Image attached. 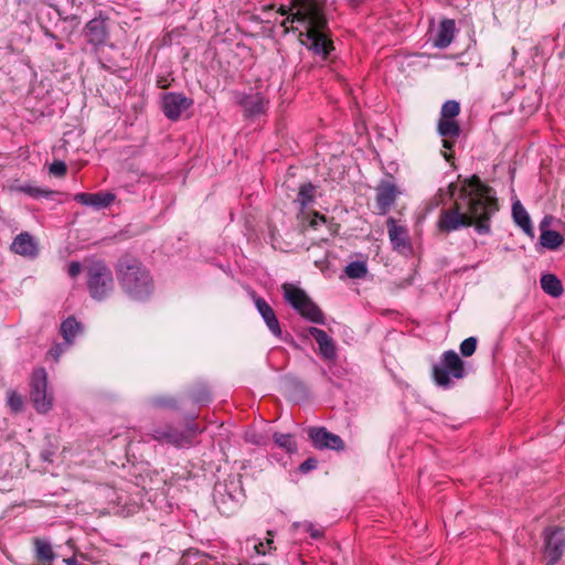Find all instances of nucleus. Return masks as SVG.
<instances>
[{
	"label": "nucleus",
	"instance_id": "f257e3e1",
	"mask_svg": "<svg viewBox=\"0 0 565 565\" xmlns=\"http://www.w3.org/2000/svg\"><path fill=\"white\" fill-rule=\"evenodd\" d=\"M449 193L455 203L452 207L440 212L437 222L439 232L450 233L471 225L476 226L479 234L490 232L489 221L498 211V202L489 186L473 175L459 188L450 183Z\"/></svg>",
	"mask_w": 565,
	"mask_h": 565
},
{
	"label": "nucleus",
	"instance_id": "f03ea898",
	"mask_svg": "<svg viewBox=\"0 0 565 565\" xmlns=\"http://www.w3.org/2000/svg\"><path fill=\"white\" fill-rule=\"evenodd\" d=\"M278 12L287 14L281 22L286 31H298L301 42L315 53L324 57L329 54L332 45L326 33L328 21L321 0H290L289 6H280Z\"/></svg>",
	"mask_w": 565,
	"mask_h": 565
},
{
	"label": "nucleus",
	"instance_id": "7ed1b4c3",
	"mask_svg": "<svg viewBox=\"0 0 565 565\" xmlns=\"http://www.w3.org/2000/svg\"><path fill=\"white\" fill-rule=\"evenodd\" d=\"M116 273L121 289L131 299L145 300L152 294V277L140 260L129 256L121 257Z\"/></svg>",
	"mask_w": 565,
	"mask_h": 565
},
{
	"label": "nucleus",
	"instance_id": "20e7f679",
	"mask_svg": "<svg viewBox=\"0 0 565 565\" xmlns=\"http://www.w3.org/2000/svg\"><path fill=\"white\" fill-rule=\"evenodd\" d=\"M286 301L307 320L323 324L324 317L319 307L308 297L305 290L291 285H282Z\"/></svg>",
	"mask_w": 565,
	"mask_h": 565
},
{
	"label": "nucleus",
	"instance_id": "39448f33",
	"mask_svg": "<svg viewBox=\"0 0 565 565\" xmlns=\"http://www.w3.org/2000/svg\"><path fill=\"white\" fill-rule=\"evenodd\" d=\"M86 271L87 287L94 299L103 300L113 292V273L104 263L94 262L87 266Z\"/></svg>",
	"mask_w": 565,
	"mask_h": 565
},
{
	"label": "nucleus",
	"instance_id": "423d86ee",
	"mask_svg": "<svg viewBox=\"0 0 565 565\" xmlns=\"http://www.w3.org/2000/svg\"><path fill=\"white\" fill-rule=\"evenodd\" d=\"M463 375V362L452 350L446 351L443 354L439 364H436L433 367L434 381L441 387H448L450 385V376L454 379H462Z\"/></svg>",
	"mask_w": 565,
	"mask_h": 565
},
{
	"label": "nucleus",
	"instance_id": "0eeeda50",
	"mask_svg": "<svg viewBox=\"0 0 565 565\" xmlns=\"http://www.w3.org/2000/svg\"><path fill=\"white\" fill-rule=\"evenodd\" d=\"M31 401L39 413H46L52 407V395L47 393V374L44 369H38L33 372Z\"/></svg>",
	"mask_w": 565,
	"mask_h": 565
},
{
	"label": "nucleus",
	"instance_id": "6e6552de",
	"mask_svg": "<svg viewBox=\"0 0 565 565\" xmlns=\"http://www.w3.org/2000/svg\"><path fill=\"white\" fill-rule=\"evenodd\" d=\"M544 557L547 565L556 564L565 550V532L558 526H550L544 533Z\"/></svg>",
	"mask_w": 565,
	"mask_h": 565
},
{
	"label": "nucleus",
	"instance_id": "1a4fd4ad",
	"mask_svg": "<svg viewBox=\"0 0 565 565\" xmlns=\"http://www.w3.org/2000/svg\"><path fill=\"white\" fill-rule=\"evenodd\" d=\"M191 105L192 100L180 93H168L162 97L163 113L172 120L178 119Z\"/></svg>",
	"mask_w": 565,
	"mask_h": 565
},
{
	"label": "nucleus",
	"instance_id": "9d476101",
	"mask_svg": "<svg viewBox=\"0 0 565 565\" xmlns=\"http://www.w3.org/2000/svg\"><path fill=\"white\" fill-rule=\"evenodd\" d=\"M309 438L315 447L319 449L330 448L334 450L343 449L344 444L340 436L328 431L323 427H313L309 429Z\"/></svg>",
	"mask_w": 565,
	"mask_h": 565
},
{
	"label": "nucleus",
	"instance_id": "9b49d317",
	"mask_svg": "<svg viewBox=\"0 0 565 565\" xmlns=\"http://www.w3.org/2000/svg\"><path fill=\"white\" fill-rule=\"evenodd\" d=\"M398 190L395 184L388 181H382L376 188V207L379 213L386 214L395 203Z\"/></svg>",
	"mask_w": 565,
	"mask_h": 565
},
{
	"label": "nucleus",
	"instance_id": "f8f14e48",
	"mask_svg": "<svg viewBox=\"0 0 565 565\" xmlns=\"http://www.w3.org/2000/svg\"><path fill=\"white\" fill-rule=\"evenodd\" d=\"M151 436L154 440L171 444L177 447L188 445V437L185 434L169 425L152 429Z\"/></svg>",
	"mask_w": 565,
	"mask_h": 565
},
{
	"label": "nucleus",
	"instance_id": "ddd939ff",
	"mask_svg": "<svg viewBox=\"0 0 565 565\" xmlns=\"http://www.w3.org/2000/svg\"><path fill=\"white\" fill-rule=\"evenodd\" d=\"M85 34L89 43L94 45L105 44L108 38L105 20L98 18L90 20L85 26Z\"/></svg>",
	"mask_w": 565,
	"mask_h": 565
},
{
	"label": "nucleus",
	"instance_id": "4468645a",
	"mask_svg": "<svg viewBox=\"0 0 565 565\" xmlns=\"http://www.w3.org/2000/svg\"><path fill=\"white\" fill-rule=\"evenodd\" d=\"M74 199L81 204L103 209L109 206L115 201V195L109 192L78 193Z\"/></svg>",
	"mask_w": 565,
	"mask_h": 565
},
{
	"label": "nucleus",
	"instance_id": "2eb2a0df",
	"mask_svg": "<svg viewBox=\"0 0 565 565\" xmlns=\"http://www.w3.org/2000/svg\"><path fill=\"white\" fill-rule=\"evenodd\" d=\"M11 250L21 256L33 258L38 255V245L28 232H23L13 239Z\"/></svg>",
	"mask_w": 565,
	"mask_h": 565
},
{
	"label": "nucleus",
	"instance_id": "dca6fc26",
	"mask_svg": "<svg viewBox=\"0 0 565 565\" xmlns=\"http://www.w3.org/2000/svg\"><path fill=\"white\" fill-rule=\"evenodd\" d=\"M308 332L310 335L315 338V340L319 344V350L323 359L333 360L337 355L335 345L333 340L327 334V332L316 327L309 328Z\"/></svg>",
	"mask_w": 565,
	"mask_h": 565
},
{
	"label": "nucleus",
	"instance_id": "f3484780",
	"mask_svg": "<svg viewBox=\"0 0 565 565\" xmlns=\"http://www.w3.org/2000/svg\"><path fill=\"white\" fill-rule=\"evenodd\" d=\"M438 132L444 138L443 146L446 149H451L454 142L460 135V127L456 120L439 119Z\"/></svg>",
	"mask_w": 565,
	"mask_h": 565
},
{
	"label": "nucleus",
	"instance_id": "a211bd4d",
	"mask_svg": "<svg viewBox=\"0 0 565 565\" xmlns=\"http://www.w3.org/2000/svg\"><path fill=\"white\" fill-rule=\"evenodd\" d=\"M387 230L390 241L395 249H404L408 247V233L404 226L396 223L393 217L387 220Z\"/></svg>",
	"mask_w": 565,
	"mask_h": 565
},
{
	"label": "nucleus",
	"instance_id": "6ab92c4d",
	"mask_svg": "<svg viewBox=\"0 0 565 565\" xmlns=\"http://www.w3.org/2000/svg\"><path fill=\"white\" fill-rule=\"evenodd\" d=\"M255 306L271 333L279 337L281 334L280 326L271 307L263 298H256Z\"/></svg>",
	"mask_w": 565,
	"mask_h": 565
},
{
	"label": "nucleus",
	"instance_id": "aec40b11",
	"mask_svg": "<svg viewBox=\"0 0 565 565\" xmlns=\"http://www.w3.org/2000/svg\"><path fill=\"white\" fill-rule=\"evenodd\" d=\"M455 30H456V25H455L454 20H451V19L443 20L440 22L436 38L434 40V45L439 49L447 47L454 39Z\"/></svg>",
	"mask_w": 565,
	"mask_h": 565
},
{
	"label": "nucleus",
	"instance_id": "412c9836",
	"mask_svg": "<svg viewBox=\"0 0 565 565\" xmlns=\"http://www.w3.org/2000/svg\"><path fill=\"white\" fill-rule=\"evenodd\" d=\"M512 215L514 222L530 236H533V227L531 224V220L529 213L521 204L520 201H516L512 205Z\"/></svg>",
	"mask_w": 565,
	"mask_h": 565
},
{
	"label": "nucleus",
	"instance_id": "4be33fe9",
	"mask_svg": "<svg viewBox=\"0 0 565 565\" xmlns=\"http://www.w3.org/2000/svg\"><path fill=\"white\" fill-rule=\"evenodd\" d=\"M241 104L250 116L259 115L266 108V102L258 93L243 97Z\"/></svg>",
	"mask_w": 565,
	"mask_h": 565
},
{
	"label": "nucleus",
	"instance_id": "5701e85b",
	"mask_svg": "<svg viewBox=\"0 0 565 565\" xmlns=\"http://www.w3.org/2000/svg\"><path fill=\"white\" fill-rule=\"evenodd\" d=\"M542 289L552 297H559L563 294L561 280L553 274H545L541 277Z\"/></svg>",
	"mask_w": 565,
	"mask_h": 565
},
{
	"label": "nucleus",
	"instance_id": "b1692460",
	"mask_svg": "<svg viewBox=\"0 0 565 565\" xmlns=\"http://www.w3.org/2000/svg\"><path fill=\"white\" fill-rule=\"evenodd\" d=\"M81 330L79 322L75 318H67L61 324V333L67 344H71Z\"/></svg>",
	"mask_w": 565,
	"mask_h": 565
},
{
	"label": "nucleus",
	"instance_id": "393cba45",
	"mask_svg": "<svg viewBox=\"0 0 565 565\" xmlns=\"http://www.w3.org/2000/svg\"><path fill=\"white\" fill-rule=\"evenodd\" d=\"M34 546H35V555L39 561L51 562L55 558V554H54L52 546L49 542L41 540V539H35Z\"/></svg>",
	"mask_w": 565,
	"mask_h": 565
},
{
	"label": "nucleus",
	"instance_id": "a878e982",
	"mask_svg": "<svg viewBox=\"0 0 565 565\" xmlns=\"http://www.w3.org/2000/svg\"><path fill=\"white\" fill-rule=\"evenodd\" d=\"M541 244L548 249H556L563 243L562 235L556 231L545 230L540 236Z\"/></svg>",
	"mask_w": 565,
	"mask_h": 565
},
{
	"label": "nucleus",
	"instance_id": "bb28decb",
	"mask_svg": "<svg viewBox=\"0 0 565 565\" xmlns=\"http://www.w3.org/2000/svg\"><path fill=\"white\" fill-rule=\"evenodd\" d=\"M316 194V186L313 184L303 183L299 188V192L296 199V202H298L302 207L307 206L311 202H313Z\"/></svg>",
	"mask_w": 565,
	"mask_h": 565
},
{
	"label": "nucleus",
	"instance_id": "cd10ccee",
	"mask_svg": "<svg viewBox=\"0 0 565 565\" xmlns=\"http://www.w3.org/2000/svg\"><path fill=\"white\" fill-rule=\"evenodd\" d=\"M347 276L352 279H360L366 276L367 267L364 262H352L344 269Z\"/></svg>",
	"mask_w": 565,
	"mask_h": 565
},
{
	"label": "nucleus",
	"instance_id": "c85d7f7f",
	"mask_svg": "<svg viewBox=\"0 0 565 565\" xmlns=\"http://www.w3.org/2000/svg\"><path fill=\"white\" fill-rule=\"evenodd\" d=\"M459 113V103L456 100H447L441 107L440 119L455 120V117L458 116Z\"/></svg>",
	"mask_w": 565,
	"mask_h": 565
},
{
	"label": "nucleus",
	"instance_id": "c756f323",
	"mask_svg": "<svg viewBox=\"0 0 565 565\" xmlns=\"http://www.w3.org/2000/svg\"><path fill=\"white\" fill-rule=\"evenodd\" d=\"M274 440L278 447L291 452L296 450V444L292 435L290 434H274Z\"/></svg>",
	"mask_w": 565,
	"mask_h": 565
},
{
	"label": "nucleus",
	"instance_id": "7c9ffc66",
	"mask_svg": "<svg viewBox=\"0 0 565 565\" xmlns=\"http://www.w3.org/2000/svg\"><path fill=\"white\" fill-rule=\"evenodd\" d=\"M292 529H302L303 531L308 532L310 536L315 540L320 539L323 535V531L321 529L317 527L315 524L308 521L295 522L292 524Z\"/></svg>",
	"mask_w": 565,
	"mask_h": 565
},
{
	"label": "nucleus",
	"instance_id": "2f4dec72",
	"mask_svg": "<svg viewBox=\"0 0 565 565\" xmlns=\"http://www.w3.org/2000/svg\"><path fill=\"white\" fill-rule=\"evenodd\" d=\"M477 349V339L469 337L465 339L460 344V352L463 356H471Z\"/></svg>",
	"mask_w": 565,
	"mask_h": 565
},
{
	"label": "nucleus",
	"instance_id": "473e14b6",
	"mask_svg": "<svg viewBox=\"0 0 565 565\" xmlns=\"http://www.w3.org/2000/svg\"><path fill=\"white\" fill-rule=\"evenodd\" d=\"M8 405L13 412H19L22 409L23 402L19 394L15 392H9L8 393Z\"/></svg>",
	"mask_w": 565,
	"mask_h": 565
},
{
	"label": "nucleus",
	"instance_id": "72a5a7b5",
	"mask_svg": "<svg viewBox=\"0 0 565 565\" xmlns=\"http://www.w3.org/2000/svg\"><path fill=\"white\" fill-rule=\"evenodd\" d=\"M50 173L56 177H63L66 173V164L63 161H54L50 166Z\"/></svg>",
	"mask_w": 565,
	"mask_h": 565
},
{
	"label": "nucleus",
	"instance_id": "f704fd0d",
	"mask_svg": "<svg viewBox=\"0 0 565 565\" xmlns=\"http://www.w3.org/2000/svg\"><path fill=\"white\" fill-rule=\"evenodd\" d=\"M153 405L159 407H174L175 401L170 397H156L153 399Z\"/></svg>",
	"mask_w": 565,
	"mask_h": 565
},
{
	"label": "nucleus",
	"instance_id": "c9c22d12",
	"mask_svg": "<svg viewBox=\"0 0 565 565\" xmlns=\"http://www.w3.org/2000/svg\"><path fill=\"white\" fill-rule=\"evenodd\" d=\"M81 271H82V265L78 262H72L68 265L67 273H68L70 277L75 278L81 274Z\"/></svg>",
	"mask_w": 565,
	"mask_h": 565
},
{
	"label": "nucleus",
	"instance_id": "e433bc0d",
	"mask_svg": "<svg viewBox=\"0 0 565 565\" xmlns=\"http://www.w3.org/2000/svg\"><path fill=\"white\" fill-rule=\"evenodd\" d=\"M317 467V460L313 458H308L300 465V470L302 472H308Z\"/></svg>",
	"mask_w": 565,
	"mask_h": 565
},
{
	"label": "nucleus",
	"instance_id": "4c0bfd02",
	"mask_svg": "<svg viewBox=\"0 0 565 565\" xmlns=\"http://www.w3.org/2000/svg\"><path fill=\"white\" fill-rule=\"evenodd\" d=\"M200 433L199 427L195 424H189L186 426L185 436L188 437V444H190V439Z\"/></svg>",
	"mask_w": 565,
	"mask_h": 565
},
{
	"label": "nucleus",
	"instance_id": "58836bf2",
	"mask_svg": "<svg viewBox=\"0 0 565 565\" xmlns=\"http://www.w3.org/2000/svg\"><path fill=\"white\" fill-rule=\"evenodd\" d=\"M22 191L32 195V196H39V195H43V194H49V192H45V191H42L40 189H36V188H31V186H24L22 188Z\"/></svg>",
	"mask_w": 565,
	"mask_h": 565
},
{
	"label": "nucleus",
	"instance_id": "ea45409f",
	"mask_svg": "<svg viewBox=\"0 0 565 565\" xmlns=\"http://www.w3.org/2000/svg\"><path fill=\"white\" fill-rule=\"evenodd\" d=\"M54 455V451L53 450H42L41 454H40V457L43 461H46V462H52V457Z\"/></svg>",
	"mask_w": 565,
	"mask_h": 565
},
{
	"label": "nucleus",
	"instance_id": "a19ab883",
	"mask_svg": "<svg viewBox=\"0 0 565 565\" xmlns=\"http://www.w3.org/2000/svg\"><path fill=\"white\" fill-rule=\"evenodd\" d=\"M326 217L323 215H320L319 213H315L313 218L310 222V225L312 227H316L319 223H324Z\"/></svg>",
	"mask_w": 565,
	"mask_h": 565
},
{
	"label": "nucleus",
	"instance_id": "79ce46f5",
	"mask_svg": "<svg viewBox=\"0 0 565 565\" xmlns=\"http://www.w3.org/2000/svg\"><path fill=\"white\" fill-rule=\"evenodd\" d=\"M62 353V348L61 345H57L55 347L54 349L51 350V354L54 356V359L57 361L60 355Z\"/></svg>",
	"mask_w": 565,
	"mask_h": 565
},
{
	"label": "nucleus",
	"instance_id": "37998d69",
	"mask_svg": "<svg viewBox=\"0 0 565 565\" xmlns=\"http://www.w3.org/2000/svg\"><path fill=\"white\" fill-rule=\"evenodd\" d=\"M65 563L67 565H78V562H77V559L75 557L66 558Z\"/></svg>",
	"mask_w": 565,
	"mask_h": 565
},
{
	"label": "nucleus",
	"instance_id": "c03bdc74",
	"mask_svg": "<svg viewBox=\"0 0 565 565\" xmlns=\"http://www.w3.org/2000/svg\"><path fill=\"white\" fill-rule=\"evenodd\" d=\"M264 543H259L255 546V551L257 554H262V555H265V552L262 551V547H263Z\"/></svg>",
	"mask_w": 565,
	"mask_h": 565
},
{
	"label": "nucleus",
	"instance_id": "a18cd8bd",
	"mask_svg": "<svg viewBox=\"0 0 565 565\" xmlns=\"http://www.w3.org/2000/svg\"><path fill=\"white\" fill-rule=\"evenodd\" d=\"M273 543H274V542H273V539H271V537L266 540V544L269 546V548H274V547H273Z\"/></svg>",
	"mask_w": 565,
	"mask_h": 565
},
{
	"label": "nucleus",
	"instance_id": "49530a36",
	"mask_svg": "<svg viewBox=\"0 0 565 565\" xmlns=\"http://www.w3.org/2000/svg\"><path fill=\"white\" fill-rule=\"evenodd\" d=\"M444 157L446 158V160H448V161H449V159H450V154H448L447 152H445V153H444Z\"/></svg>",
	"mask_w": 565,
	"mask_h": 565
}]
</instances>
